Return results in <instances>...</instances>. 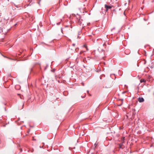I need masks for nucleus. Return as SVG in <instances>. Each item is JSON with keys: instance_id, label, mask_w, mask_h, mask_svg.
Segmentation results:
<instances>
[{"instance_id": "nucleus-1", "label": "nucleus", "mask_w": 154, "mask_h": 154, "mask_svg": "<svg viewBox=\"0 0 154 154\" xmlns=\"http://www.w3.org/2000/svg\"><path fill=\"white\" fill-rule=\"evenodd\" d=\"M76 17L77 19V22L79 25H81L82 23V21H83L82 19H81V16L77 14Z\"/></svg>"}, {"instance_id": "nucleus-2", "label": "nucleus", "mask_w": 154, "mask_h": 154, "mask_svg": "<svg viewBox=\"0 0 154 154\" xmlns=\"http://www.w3.org/2000/svg\"><path fill=\"white\" fill-rule=\"evenodd\" d=\"M105 8L106 9V11L107 12L109 9H110L112 8V6L109 5H105Z\"/></svg>"}, {"instance_id": "nucleus-3", "label": "nucleus", "mask_w": 154, "mask_h": 154, "mask_svg": "<svg viewBox=\"0 0 154 154\" xmlns=\"http://www.w3.org/2000/svg\"><path fill=\"white\" fill-rule=\"evenodd\" d=\"M138 101L140 102H142L144 101V99L143 97H139L138 99Z\"/></svg>"}, {"instance_id": "nucleus-4", "label": "nucleus", "mask_w": 154, "mask_h": 154, "mask_svg": "<svg viewBox=\"0 0 154 154\" xmlns=\"http://www.w3.org/2000/svg\"><path fill=\"white\" fill-rule=\"evenodd\" d=\"M140 81L141 83H142V82H146V81L144 80V79H140Z\"/></svg>"}, {"instance_id": "nucleus-5", "label": "nucleus", "mask_w": 154, "mask_h": 154, "mask_svg": "<svg viewBox=\"0 0 154 154\" xmlns=\"http://www.w3.org/2000/svg\"><path fill=\"white\" fill-rule=\"evenodd\" d=\"M84 47H85V48H86V50H87V51H88V48H87V46H86V45H84Z\"/></svg>"}, {"instance_id": "nucleus-6", "label": "nucleus", "mask_w": 154, "mask_h": 154, "mask_svg": "<svg viewBox=\"0 0 154 154\" xmlns=\"http://www.w3.org/2000/svg\"><path fill=\"white\" fill-rule=\"evenodd\" d=\"M122 145L120 144L119 145V148H122Z\"/></svg>"}, {"instance_id": "nucleus-7", "label": "nucleus", "mask_w": 154, "mask_h": 154, "mask_svg": "<svg viewBox=\"0 0 154 154\" xmlns=\"http://www.w3.org/2000/svg\"><path fill=\"white\" fill-rule=\"evenodd\" d=\"M111 86V85H110L109 86H108V87L106 86V87L107 88H110Z\"/></svg>"}, {"instance_id": "nucleus-8", "label": "nucleus", "mask_w": 154, "mask_h": 154, "mask_svg": "<svg viewBox=\"0 0 154 154\" xmlns=\"http://www.w3.org/2000/svg\"><path fill=\"white\" fill-rule=\"evenodd\" d=\"M122 100V103L121 104L119 105V106H121L122 105V102H123V100L122 99L121 100Z\"/></svg>"}, {"instance_id": "nucleus-9", "label": "nucleus", "mask_w": 154, "mask_h": 154, "mask_svg": "<svg viewBox=\"0 0 154 154\" xmlns=\"http://www.w3.org/2000/svg\"><path fill=\"white\" fill-rule=\"evenodd\" d=\"M0 32H2V29H0Z\"/></svg>"}, {"instance_id": "nucleus-10", "label": "nucleus", "mask_w": 154, "mask_h": 154, "mask_svg": "<svg viewBox=\"0 0 154 154\" xmlns=\"http://www.w3.org/2000/svg\"><path fill=\"white\" fill-rule=\"evenodd\" d=\"M22 149H20V151H21V152H22Z\"/></svg>"}, {"instance_id": "nucleus-11", "label": "nucleus", "mask_w": 154, "mask_h": 154, "mask_svg": "<svg viewBox=\"0 0 154 154\" xmlns=\"http://www.w3.org/2000/svg\"><path fill=\"white\" fill-rule=\"evenodd\" d=\"M61 32H62V33H63V30H62V29H61Z\"/></svg>"}, {"instance_id": "nucleus-12", "label": "nucleus", "mask_w": 154, "mask_h": 154, "mask_svg": "<svg viewBox=\"0 0 154 154\" xmlns=\"http://www.w3.org/2000/svg\"><path fill=\"white\" fill-rule=\"evenodd\" d=\"M72 45H73V46H75V44H72Z\"/></svg>"}, {"instance_id": "nucleus-13", "label": "nucleus", "mask_w": 154, "mask_h": 154, "mask_svg": "<svg viewBox=\"0 0 154 154\" xmlns=\"http://www.w3.org/2000/svg\"><path fill=\"white\" fill-rule=\"evenodd\" d=\"M95 146H97V144L95 143Z\"/></svg>"}, {"instance_id": "nucleus-14", "label": "nucleus", "mask_w": 154, "mask_h": 154, "mask_svg": "<svg viewBox=\"0 0 154 154\" xmlns=\"http://www.w3.org/2000/svg\"><path fill=\"white\" fill-rule=\"evenodd\" d=\"M134 115V113H133L132 116H133Z\"/></svg>"}, {"instance_id": "nucleus-15", "label": "nucleus", "mask_w": 154, "mask_h": 154, "mask_svg": "<svg viewBox=\"0 0 154 154\" xmlns=\"http://www.w3.org/2000/svg\"><path fill=\"white\" fill-rule=\"evenodd\" d=\"M129 113H128V115H129Z\"/></svg>"}, {"instance_id": "nucleus-16", "label": "nucleus", "mask_w": 154, "mask_h": 154, "mask_svg": "<svg viewBox=\"0 0 154 154\" xmlns=\"http://www.w3.org/2000/svg\"><path fill=\"white\" fill-rule=\"evenodd\" d=\"M127 116L128 117V115Z\"/></svg>"}, {"instance_id": "nucleus-17", "label": "nucleus", "mask_w": 154, "mask_h": 154, "mask_svg": "<svg viewBox=\"0 0 154 154\" xmlns=\"http://www.w3.org/2000/svg\"><path fill=\"white\" fill-rule=\"evenodd\" d=\"M82 53V52H80V53Z\"/></svg>"}, {"instance_id": "nucleus-18", "label": "nucleus", "mask_w": 154, "mask_h": 154, "mask_svg": "<svg viewBox=\"0 0 154 154\" xmlns=\"http://www.w3.org/2000/svg\"><path fill=\"white\" fill-rule=\"evenodd\" d=\"M2 55V56H3L4 57H5V56H3V55Z\"/></svg>"}, {"instance_id": "nucleus-19", "label": "nucleus", "mask_w": 154, "mask_h": 154, "mask_svg": "<svg viewBox=\"0 0 154 154\" xmlns=\"http://www.w3.org/2000/svg\"><path fill=\"white\" fill-rule=\"evenodd\" d=\"M87 0H85V1H86Z\"/></svg>"}]
</instances>
